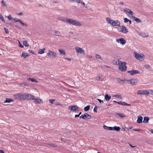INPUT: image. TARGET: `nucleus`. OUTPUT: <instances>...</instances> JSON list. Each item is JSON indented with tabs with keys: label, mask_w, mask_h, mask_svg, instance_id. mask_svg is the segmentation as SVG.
I'll return each instance as SVG.
<instances>
[{
	"label": "nucleus",
	"mask_w": 153,
	"mask_h": 153,
	"mask_svg": "<svg viewBox=\"0 0 153 153\" xmlns=\"http://www.w3.org/2000/svg\"><path fill=\"white\" fill-rule=\"evenodd\" d=\"M97 100L99 101V102L100 103H103V100H101L100 99H97Z\"/></svg>",
	"instance_id": "52"
},
{
	"label": "nucleus",
	"mask_w": 153,
	"mask_h": 153,
	"mask_svg": "<svg viewBox=\"0 0 153 153\" xmlns=\"http://www.w3.org/2000/svg\"><path fill=\"white\" fill-rule=\"evenodd\" d=\"M95 57L96 58L101 59L100 56L98 54H96L95 55Z\"/></svg>",
	"instance_id": "44"
},
{
	"label": "nucleus",
	"mask_w": 153,
	"mask_h": 153,
	"mask_svg": "<svg viewBox=\"0 0 153 153\" xmlns=\"http://www.w3.org/2000/svg\"><path fill=\"white\" fill-rule=\"evenodd\" d=\"M76 52L77 53H79L80 54H85V51L82 48H79V47H77L75 48Z\"/></svg>",
	"instance_id": "5"
},
{
	"label": "nucleus",
	"mask_w": 153,
	"mask_h": 153,
	"mask_svg": "<svg viewBox=\"0 0 153 153\" xmlns=\"http://www.w3.org/2000/svg\"><path fill=\"white\" fill-rule=\"evenodd\" d=\"M119 27L117 28L119 32H121V30H122V26H120Z\"/></svg>",
	"instance_id": "43"
},
{
	"label": "nucleus",
	"mask_w": 153,
	"mask_h": 153,
	"mask_svg": "<svg viewBox=\"0 0 153 153\" xmlns=\"http://www.w3.org/2000/svg\"><path fill=\"white\" fill-rule=\"evenodd\" d=\"M149 120V118L147 117H144L143 122L145 123H147L148 122Z\"/></svg>",
	"instance_id": "24"
},
{
	"label": "nucleus",
	"mask_w": 153,
	"mask_h": 153,
	"mask_svg": "<svg viewBox=\"0 0 153 153\" xmlns=\"http://www.w3.org/2000/svg\"><path fill=\"white\" fill-rule=\"evenodd\" d=\"M58 19L60 21H62L67 22V20L68 21V19H67L64 17H60Z\"/></svg>",
	"instance_id": "17"
},
{
	"label": "nucleus",
	"mask_w": 153,
	"mask_h": 153,
	"mask_svg": "<svg viewBox=\"0 0 153 153\" xmlns=\"http://www.w3.org/2000/svg\"><path fill=\"white\" fill-rule=\"evenodd\" d=\"M117 114L120 117H121L122 118L124 117L125 116V115L123 114L118 113Z\"/></svg>",
	"instance_id": "37"
},
{
	"label": "nucleus",
	"mask_w": 153,
	"mask_h": 153,
	"mask_svg": "<svg viewBox=\"0 0 153 153\" xmlns=\"http://www.w3.org/2000/svg\"><path fill=\"white\" fill-rule=\"evenodd\" d=\"M149 93V92L146 90H139L137 91V94L140 96L142 94L147 95Z\"/></svg>",
	"instance_id": "3"
},
{
	"label": "nucleus",
	"mask_w": 153,
	"mask_h": 153,
	"mask_svg": "<svg viewBox=\"0 0 153 153\" xmlns=\"http://www.w3.org/2000/svg\"><path fill=\"white\" fill-rule=\"evenodd\" d=\"M45 50V48H43L42 49H40L39 50L38 53L39 54H42L44 53V51Z\"/></svg>",
	"instance_id": "25"
},
{
	"label": "nucleus",
	"mask_w": 153,
	"mask_h": 153,
	"mask_svg": "<svg viewBox=\"0 0 153 153\" xmlns=\"http://www.w3.org/2000/svg\"><path fill=\"white\" fill-rule=\"evenodd\" d=\"M76 1L78 3L81 4L83 6H84L85 5V3L82 1Z\"/></svg>",
	"instance_id": "32"
},
{
	"label": "nucleus",
	"mask_w": 153,
	"mask_h": 153,
	"mask_svg": "<svg viewBox=\"0 0 153 153\" xmlns=\"http://www.w3.org/2000/svg\"><path fill=\"white\" fill-rule=\"evenodd\" d=\"M80 118L83 119H90L91 118V116L87 113H85L83 115H82L80 117Z\"/></svg>",
	"instance_id": "9"
},
{
	"label": "nucleus",
	"mask_w": 153,
	"mask_h": 153,
	"mask_svg": "<svg viewBox=\"0 0 153 153\" xmlns=\"http://www.w3.org/2000/svg\"><path fill=\"white\" fill-rule=\"evenodd\" d=\"M144 67L147 68H150V66L149 65H144Z\"/></svg>",
	"instance_id": "49"
},
{
	"label": "nucleus",
	"mask_w": 153,
	"mask_h": 153,
	"mask_svg": "<svg viewBox=\"0 0 153 153\" xmlns=\"http://www.w3.org/2000/svg\"><path fill=\"white\" fill-rule=\"evenodd\" d=\"M129 19H128L127 18H125L124 19V22L125 23L127 22H128Z\"/></svg>",
	"instance_id": "46"
},
{
	"label": "nucleus",
	"mask_w": 153,
	"mask_h": 153,
	"mask_svg": "<svg viewBox=\"0 0 153 153\" xmlns=\"http://www.w3.org/2000/svg\"><path fill=\"white\" fill-rule=\"evenodd\" d=\"M33 100H34V102L36 104H40L43 102L42 100L41 99H40L39 97H38L36 98H34V97Z\"/></svg>",
	"instance_id": "14"
},
{
	"label": "nucleus",
	"mask_w": 153,
	"mask_h": 153,
	"mask_svg": "<svg viewBox=\"0 0 153 153\" xmlns=\"http://www.w3.org/2000/svg\"><path fill=\"white\" fill-rule=\"evenodd\" d=\"M150 131L153 134V129H150Z\"/></svg>",
	"instance_id": "64"
},
{
	"label": "nucleus",
	"mask_w": 153,
	"mask_h": 153,
	"mask_svg": "<svg viewBox=\"0 0 153 153\" xmlns=\"http://www.w3.org/2000/svg\"><path fill=\"white\" fill-rule=\"evenodd\" d=\"M56 53L54 52L50 51L48 54V56L51 57L53 58H55L56 57Z\"/></svg>",
	"instance_id": "11"
},
{
	"label": "nucleus",
	"mask_w": 153,
	"mask_h": 153,
	"mask_svg": "<svg viewBox=\"0 0 153 153\" xmlns=\"http://www.w3.org/2000/svg\"><path fill=\"white\" fill-rule=\"evenodd\" d=\"M116 42L118 43H120L122 45H124L126 42V41L122 38L117 39Z\"/></svg>",
	"instance_id": "13"
},
{
	"label": "nucleus",
	"mask_w": 153,
	"mask_h": 153,
	"mask_svg": "<svg viewBox=\"0 0 153 153\" xmlns=\"http://www.w3.org/2000/svg\"><path fill=\"white\" fill-rule=\"evenodd\" d=\"M96 79L98 81H99V80H100V78L99 77H96Z\"/></svg>",
	"instance_id": "59"
},
{
	"label": "nucleus",
	"mask_w": 153,
	"mask_h": 153,
	"mask_svg": "<svg viewBox=\"0 0 153 153\" xmlns=\"http://www.w3.org/2000/svg\"><path fill=\"white\" fill-rule=\"evenodd\" d=\"M48 145L49 146H51L53 147H56L57 146V145H56L54 144V143H49Z\"/></svg>",
	"instance_id": "39"
},
{
	"label": "nucleus",
	"mask_w": 153,
	"mask_h": 153,
	"mask_svg": "<svg viewBox=\"0 0 153 153\" xmlns=\"http://www.w3.org/2000/svg\"><path fill=\"white\" fill-rule=\"evenodd\" d=\"M90 59H91L92 58V56H87Z\"/></svg>",
	"instance_id": "62"
},
{
	"label": "nucleus",
	"mask_w": 153,
	"mask_h": 153,
	"mask_svg": "<svg viewBox=\"0 0 153 153\" xmlns=\"http://www.w3.org/2000/svg\"><path fill=\"white\" fill-rule=\"evenodd\" d=\"M117 81L119 83H120L121 82L124 81L126 80H121L119 78H117L116 79Z\"/></svg>",
	"instance_id": "36"
},
{
	"label": "nucleus",
	"mask_w": 153,
	"mask_h": 153,
	"mask_svg": "<svg viewBox=\"0 0 153 153\" xmlns=\"http://www.w3.org/2000/svg\"><path fill=\"white\" fill-rule=\"evenodd\" d=\"M128 72L131 75H133L137 74H140V71L137 70H132L131 71H128Z\"/></svg>",
	"instance_id": "12"
},
{
	"label": "nucleus",
	"mask_w": 153,
	"mask_h": 153,
	"mask_svg": "<svg viewBox=\"0 0 153 153\" xmlns=\"http://www.w3.org/2000/svg\"><path fill=\"white\" fill-rule=\"evenodd\" d=\"M25 100H32L34 99V96L31 94H25Z\"/></svg>",
	"instance_id": "8"
},
{
	"label": "nucleus",
	"mask_w": 153,
	"mask_h": 153,
	"mask_svg": "<svg viewBox=\"0 0 153 153\" xmlns=\"http://www.w3.org/2000/svg\"><path fill=\"white\" fill-rule=\"evenodd\" d=\"M0 19L4 22H5V21L4 20L2 15L0 14Z\"/></svg>",
	"instance_id": "40"
},
{
	"label": "nucleus",
	"mask_w": 153,
	"mask_h": 153,
	"mask_svg": "<svg viewBox=\"0 0 153 153\" xmlns=\"http://www.w3.org/2000/svg\"><path fill=\"white\" fill-rule=\"evenodd\" d=\"M112 20L109 17H107L106 18L107 22L109 24H111Z\"/></svg>",
	"instance_id": "31"
},
{
	"label": "nucleus",
	"mask_w": 153,
	"mask_h": 153,
	"mask_svg": "<svg viewBox=\"0 0 153 153\" xmlns=\"http://www.w3.org/2000/svg\"><path fill=\"white\" fill-rule=\"evenodd\" d=\"M114 97L119 98L120 99H122V97L120 95H115L114 96Z\"/></svg>",
	"instance_id": "35"
},
{
	"label": "nucleus",
	"mask_w": 153,
	"mask_h": 153,
	"mask_svg": "<svg viewBox=\"0 0 153 153\" xmlns=\"http://www.w3.org/2000/svg\"><path fill=\"white\" fill-rule=\"evenodd\" d=\"M110 24L113 26H120V22L118 20L114 21L112 20Z\"/></svg>",
	"instance_id": "10"
},
{
	"label": "nucleus",
	"mask_w": 153,
	"mask_h": 153,
	"mask_svg": "<svg viewBox=\"0 0 153 153\" xmlns=\"http://www.w3.org/2000/svg\"><path fill=\"white\" fill-rule=\"evenodd\" d=\"M12 21H13L15 22H19L23 26H25V27H27V25L24 23L20 19L17 18H13V19Z\"/></svg>",
	"instance_id": "7"
},
{
	"label": "nucleus",
	"mask_w": 153,
	"mask_h": 153,
	"mask_svg": "<svg viewBox=\"0 0 153 153\" xmlns=\"http://www.w3.org/2000/svg\"><path fill=\"white\" fill-rule=\"evenodd\" d=\"M133 130H134L135 131H140V129H133Z\"/></svg>",
	"instance_id": "56"
},
{
	"label": "nucleus",
	"mask_w": 153,
	"mask_h": 153,
	"mask_svg": "<svg viewBox=\"0 0 153 153\" xmlns=\"http://www.w3.org/2000/svg\"><path fill=\"white\" fill-rule=\"evenodd\" d=\"M118 64L119 65V69L122 71H124L126 70L127 67L126 65V63L125 62H122L121 61L118 60Z\"/></svg>",
	"instance_id": "1"
},
{
	"label": "nucleus",
	"mask_w": 153,
	"mask_h": 153,
	"mask_svg": "<svg viewBox=\"0 0 153 153\" xmlns=\"http://www.w3.org/2000/svg\"><path fill=\"white\" fill-rule=\"evenodd\" d=\"M79 116V114H76L75 116V117L76 118V117H78Z\"/></svg>",
	"instance_id": "61"
},
{
	"label": "nucleus",
	"mask_w": 153,
	"mask_h": 153,
	"mask_svg": "<svg viewBox=\"0 0 153 153\" xmlns=\"http://www.w3.org/2000/svg\"><path fill=\"white\" fill-rule=\"evenodd\" d=\"M111 97L108 94H106L105 96V99L106 101H109L111 99Z\"/></svg>",
	"instance_id": "22"
},
{
	"label": "nucleus",
	"mask_w": 153,
	"mask_h": 153,
	"mask_svg": "<svg viewBox=\"0 0 153 153\" xmlns=\"http://www.w3.org/2000/svg\"><path fill=\"white\" fill-rule=\"evenodd\" d=\"M28 51L29 52L32 53L33 54H34V53L33 51H32L31 50H29Z\"/></svg>",
	"instance_id": "58"
},
{
	"label": "nucleus",
	"mask_w": 153,
	"mask_h": 153,
	"mask_svg": "<svg viewBox=\"0 0 153 153\" xmlns=\"http://www.w3.org/2000/svg\"><path fill=\"white\" fill-rule=\"evenodd\" d=\"M140 36L143 37H147L148 36V34H146L144 33H142L140 34Z\"/></svg>",
	"instance_id": "29"
},
{
	"label": "nucleus",
	"mask_w": 153,
	"mask_h": 153,
	"mask_svg": "<svg viewBox=\"0 0 153 153\" xmlns=\"http://www.w3.org/2000/svg\"><path fill=\"white\" fill-rule=\"evenodd\" d=\"M1 3L2 4V5L4 7H6L7 6L6 4L4 2V1H2L1 2Z\"/></svg>",
	"instance_id": "38"
},
{
	"label": "nucleus",
	"mask_w": 153,
	"mask_h": 153,
	"mask_svg": "<svg viewBox=\"0 0 153 153\" xmlns=\"http://www.w3.org/2000/svg\"><path fill=\"white\" fill-rule=\"evenodd\" d=\"M25 53H24V52H23L22 53V55L21 57H25Z\"/></svg>",
	"instance_id": "57"
},
{
	"label": "nucleus",
	"mask_w": 153,
	"mask_h": 153,
	"mask_svg": "<svg viewBox=\"0 0 153 153\" xmlns=\"http://www.w3.org/2000/svg\"><path fill=\"white\" fill-rule=\"evenodd\" d=\"M23 45L26 47H27L29 46V45L28 43V41L27 40H24L23 42Z\"/></svg>",
	"instance_id": "27"
},
{
	"label": "nucleus",
	"mask_w": 153,
	"mask_h": 153,
	"mask_svg": "<svg viewBox=\"0 0 153 153\" xmlns=\"http://www.w3.org/2000/svg\"><path fill=\"white\" fill-rule=\"evenodd\" d=\"M19 100H25V94H20V96Z\"/></svg>",
	"instance_id": "23"
},
{
	"label": "nucleus",
	"mask_w": 153,
	"mask_h": 153,
	"mask_svg": "<svg viewBox=\"0 0 153 153\" xmlns=\"http://www.w3.org/2000/svg\"><path fill=\"white\" fill-rule=\"evenodd\" d=\"M8 19L10 20H11L12 21H13V19L11 17L10 15H9L8 17Z\"/></svg>",
	"instance_id": "47"
},
{
	"label": "nucleus",
	"mask_w": 153,
	"mask_h": 153,
	"mask_svg": "<svg viewBox=\"0 0 153 153\" xmlns=\"http://www.w3.org/2000/svg\"><path fill=\"white\" fill-rule=\"evenodd\" d=\"M0 153H4V152L3 150H0Z\"/></svg>",
	"instance_id": "63"
},
{
	"label": "nucleus",
	"mask_w": 153,
	"mask_h": 153,
	"mask_svg": "<svg viewBox=\"0 0 153 153\" xmlns=\"http://www.w3.org/2000/svg\"><path fill=\"white\" fill-rule=\"evenodd\" d=\"M55 35L57 36H60V33L58 31H55Z\"/></svg>",
	"instance_id": "34"
},
{
	"label": "nucleus",
	"mask_w": 153,
	"mask_h": 153,
	"mask_svg": "<svg viewBox=\"0 0 153 153\" xmlns=\"http://www.w3.org/2000/svg\"><path fill=\"white\" fill-rule=\"evenodd\" d=\"M17 15L19 16H22L23 15V14L22 12H20L19 13H17Z\"/></svg>",
	"instance_id": "54"
},
{
	"label": "nucleus",
	"mask_w": 153,
	"mask_h": 153,
	"mask_svg": "<svg viewBox=\"0 0 153 153\" xmlns=\"http://www.w3.org/2000/svg\"><path fill=\"white\" fill-rule=\"evenodd\" d=\"M131 17L132 18V19H133L137 23H140L141 22V21L140 19L134 16H132Z\"/></svg>",
	"instance_id": "20"
},
{
	"label": "nucleus",
	"mask_w": 153,
	"mask_h": 153,
	"mask_svg": "<svg viewBox=\"0 0 153 153\" xmlns=\"http://www.w3.org/2000/svg\"><path fill=\"white\" fill-rule=\"evenodd\" d=\"M144 55L143 54L140 55L138 53L135 52L134 53V56L135 58L137 59L140 61L143 60L144 59L143 56Z\"/></svg>",
	"instance_id": "4"
},
{
	"label": "nucleus",
	"mask_w": 153,
	"mask_h": 153,
	"mask_svg": "<svg viewBox=\"0 0 153 153\" xmlns=\"http://www.w3.org/2000/svg\"><path fill=\"white\" fill-rule=\"evenodd\" d=\"M67 21V22L69 23L72 25L78 26H81V25L79 22L75 20L68 19V21Z\"/></svg>",
	"instance_id": "2"
},
{
	"label": "nucleus",
	"mask_w": 153,
	"mask_h": 153,
	"mask_svg": "<svg viewBox=\"0 0 153 153\" xmlns=\"http://www.w3.org/2000/svg\"><path fill=\"white\" fill-rule=\"evenodd\" d=\"M35 79L34 78H27V80L29 81H31L32 82H34V80Z\"/></svg>",
	"instance_id": "41"
},
{
	"label": "nucleus",
	"mask_w": 153,
	"mask_h": 153,
	"mask_svg": "<svg viewBox=\"0 0 153 153\" xmlns=\"http://www.w3.org/2000/svg\"><path fill=\"white\" fill-rule=\"evenodd\" d=\"M19 46L21 48H23L24 47V46L21 44L20 42L19 41Z\"/></svg>",
	"instance_id": "50"
},
{
	"label": "nucleus",
	"mask_w": 153,
	"mask_h": 153,
	"mask_svg": "<svg viewBox=\"0 0 153 153\" xmlns=\"http://www.w3.org/2000/svg\"><path fill=\"white\" fill-rule=\"evenodd\" d=\"M127 103L125 102H122V105L123 106L126 105Z\"/></svg>",
	"instance_id": "55"
},
{
	"label": "nucleus",
	"mask_w": 153,
	"mask_h": 153,
	"mask_svg": "<svg viewBox=\"0 0 153 153\" xmlns=\"http://www.w3.org/2000/svg\"><path fill=\"white\" fill-rule=\"evenodd\" d=\"M128 31L126 28L124 26H122V30L121 32L125 33H126L128 32Z\"/></svg>",
	"instance_id": "18"
},
{
	"label": "nucleus",
	"mask_w": 153,
	"mask_h": 153,
	"mask_svg": "<svg viewBox=\"0 0 153 153\" xmlns=\"http://www.w3.org/2000/svg\"><path fill=\"white\" fill-rule=\"evenodd\" d=\"M108 130H113V127H108Z\"/></svg>",
	"instance_id": "53"
},
{
	"label": "nucleus",
	"mask_w": 153,
	"mask_h": 153,
	"mask_svg": "<svg viewBox=\"0 0 153 153\" xmlns=\"http://www.w3.org/2000/svg\"><path fill=\"white\" fill-rule=\"evenodd\" d=\"M20 94H15L13 95V98L14 100H19Z\"/></svg>",
	"instance_id": "21"
},
{
	"label": "nucleus",
	"mask_w": 153,
	"mask_h": 153,
	"mask_svg": "<svg viewBox=\"0 0 153 153\" xmlns=\"http://www.w3.org/2000/svg\"><path fill=\"white\" fill-rule=\"evenodd\" d=\"M55 100H49V102L50 103L52 104L53 102Z\"/></svg>",
	"instance_id": "48"
},
{
	"label": "nucleus",
	"mask_w": 153,
	"mask_h": 153,
	"mask_svg": "<svg viewBox=\"0 0 153 153\" xmlns=\"http://www.w3.org/2000/svg\"><path fill=\"white\" fill-rule=\"evenodd\" d=\"M97 106H95L94 108V111L97 113Z\"/></svg>",
	"instance_id": "45"
},
{
	"label": "nucleus",
	"mask_w": 153,
	"mask_h": 153,
	"mask_svg": "<svg viewBox=\"0 0 153 153\" xmlns=\"http://www.w3.org/2000/svg\"><path fill=\"white\" fill-rule=\"evenodd\" d=\"M79 107L76 105L69 106L68 108V109L70 110L73 111H78Z\"/></svg>",
	"instance_id": "6"
},
{
	"label": "nucleus",
	"mask_w": 153,
	"mask_h": 153,
	"mask_svg": "<svg viewBox=\"0 0 153 153\" xmlns=\"http://www.w3.org/2000/svg\"><path fill=\"white\" fill-rule=\"evenodd\" d=\"M13 100L11 99L7 98L5 101L4 102V103L8 102L9 103L13 101Z\"/></svg>",
	"instance_id": "28"
},
{
	"label": "nucleus",
	"mask_w": 153,
	"mask_h": 153,
	"mask_svg": "<svg viewBox=\"0 0 153 153\" xmlns=\"http://www.w3.org/2000/svg\"><path fill=\"white\" fill-rule=\"evenodd\" d=\"M143 117L139 116L138 117L137 122L139 123H142Z\"/></svg>",
	"instance_id": "19"
},
{
	"label": "nucleus",
	"mask_w": 153,
	"mask_h": 153,
	"mask_svg": "<svg viewBox=\"0 0 153 153\" xmlns=\"http://www.w3.org/2000/svg\"><path fill=\"white\" fill-rule=\"evenodd\" d=\"M90 108V106L89 105H88L86 106L84 108V110L85 111H88Z\"/></svg>",
	"instance_id": "30"
},
{
	"label": "nucleus",
	"mask_w": 153,
	"mask_h": 153,
	"mask_svg": "<svg viewBox=\"0 0 153 153\" xmlns=\"http://www.w3.org/2000/svg\"><path fill=\"white\" fill-rule=\"evenodd\" d=\"M108 126H105V125H104L103 126V128H104V129H106V130H108Z\"/></svg>",
	"instance_id": "51"
},
{
	"label": "nucleus",
	"mask_w": 153,
	"mask_h": 153,
	"mask_svg": "<svg viewBox=\"0 0 153 153\" xmlns=\"http://www.w3.org/2000/svg\"><path fill=\"white\" fill-rule=\"evenodd\" d=\"M126 81H127L128 82H130V83L132 85H134L136 84L137 83V81L134 79H132L130 80H126Z\"/></svg>",
	"instance_id": "16"
},
{
	"label": "nucleus",
	"mask_w": 153,
	"mask_h": 153,
	"mask_svg": "<svg viewBox=\"0 0 153 153\" xmlns=\"http://www.w3.org/2000/svg\"><path fill=\"white\" fill-rule=\"evenodd\" d=\"M4 30L5 31L6 33L7 34H8L9 33V32L8 31V29L6 27H4Z\"/></svg>",
	"instance_id": "42"
},
{
	"label": "nucleus",
	"mask_w": 153,
	"mask_h": 153,
	"mask_svg": "<svg viewBox=\"0 0 153 153\" xmlns=\"http://www.w3.org/2000/svg\"><path fill=\"white\" fill-rule=\"evenodd\" d=\"M123 10L125 13L126 14H127V13H129L131 15H133V12L129 9L126 8L124 9Z\"/></svg>",
	"instance_id": "15"
},
{
	"label": "nucleus",
	"mask_w": 153,
	"mask_h": 153,
	"mask_svg": "<svg viewBox=\"0 0 153 153\" xmlns=\"http://www.w3.org/2000/svg\"><path fill=\"white\" fill-rule=\"evenodd\" d=\"M120 128L119 126H114L113 127V130L119 131L120 130Z\"/></svg>",
	"instance_id": "26"
},
{
	"label": "nucleus",
	"mask_w": 153,
	"mask_h": 153,
	"mask_svg": "<svg viewBox=\"0 0 153 153\" xmlns=\"http://www.w3.org/2000/svg\"><path fill=\"white\" fill-rule=\"evenodd\" d=\"M59 53L61 54H63V55H65V51L63 50H59Z\"/></svg>",
	"instance_id": "33"
},
{
	"label": "nucleus",
	"mask_w": 153,
	"mask_h": 153,
	"mask_svg": "<svg viewBox=\"0 0 153 153\" xmlns=\"http://www.w3.org/2000/svg\"><path fill=\"white\" fill-rule=\"evenodd\" d=\"M122 102H117V103L118 104L121 105H122Z\"/></svg>",
	"instance_id": "60"
}]
</instances>
